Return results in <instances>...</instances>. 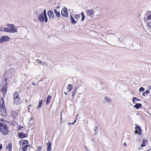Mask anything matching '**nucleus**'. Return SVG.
<instances>
[{
  "label": "nucleus",
  "instance_id": "41",
  "mask_svg": "<svg viewBox=\"0 0 151 151\" xmlns=\"http://www.w3.org/2000/svg\"><path fill=\"white\" fill-rule=\"evenodd\" d=\"M32 107L31 105V104H30L28 106V110H29V112H30V107Z\"/></svg>",
  "mask_w": 151,
  "mask_h": 151
},
{
  "label": "nucleus",
  "instance_id": "53",
  "mask_svg": "<svg viewBox=\"0 0 151 151\" xmlns=\"http://www.w3.org/2000/svg\"><path fill=\"white\" fill-rule=\"evenodd\" d=\"M105 42H106L107 43H108V44H109V45H111V44H109L108 42H106V41H105Z\"/></svg>",
  "mask_w": 151,
  "mask_h": 151
},
{
  "label": "nucleus",
  "instance_id": "47",
  "mask_svg": "<svg viewBox=\"0 0 151 151\" xmlns=\"http://www.w3.org/2000/svg\"><path fill=\"white\" fill-rule=\"evenodd\" d=\"M38 11H36L35 12V13L36 14L38 15Z\"/></svg>",
  "mask_w": 151,
  "mask_h": 151
},
{
  "label": "nucleus",
  "instance_id": "9",
  "mask_svg": "<svg viewBox=\"0 0 151 151\" xmlns=\"http://www.w3.org/2000/svg\"><path fill=\"white\" fill-rule=\"evenodd\" d=\"M61 14L62 16L64 17H67L68 15L67 9L64 7L63 9V11H61Z\"/></svg>",
  "mask_w": 151,
  "mask_h": 151
},
{
  "label": "nucleus",
  "instance_id": "52",
  "mask_svg": "<svg viewBox=\"0 0 151 151\" xmlns=\"http://www.w3.org/2000/svg\"><path fill=\"white\" fill-rule=\"evenodd\" d=\"M60 8V6H58L57 7H56L57 9H59Z\"/></svg>",
  "mask_w": 151,
  "mask_h": 151
},
{
  "label": "nucleus",
  "instance_id": "32",
  "mask_svg": "<svg viewBox=\"0 0 151 151\" xmlns=\"http://www.w3.org/2000/svg\"><path fill=\"white\" fill-rule=\"evenodd\" d=\"M29 145L24 146L21 148L23 151H26L27 149V147Z\"/></svg>",
  "mask_w": 151,
  "mask_h": 151
},
{
  "label": "nucleus",
  "instance_id": "35",
  "mask_svg": "<svg viewBox=\"0 0 151 151\" xmlns=\"http://www.w3.org/2000/svg\"><path fill=\"white\" fill-rule=\"evenodd\" d=\"M146 143V141L145 140H143L142 144L141 145V146L142 147H143L145 146Z\"/></svg>",
  "mask_w": 151,
  "mask_h": 151
},
{
  "label": "nucleus",
  "instance_id": "7",
  "mask_svg": "<svg viewBox=\"0 0 151 151\" xmlns=\"http://www.w3.org/2000/svg\"><path fill=\"white\" fill-rule=\"evenodd\" d=\"M86 14L87 16H90L91 17L93 16V14L95 13V12L93 9L88 10L86 11Z\"/></svg>",
  "mask_w": 151,
  "mask_h": 151
},
{
  "label": "nucleus",
  "instance_id": "10",
  "mask_svg": "<svg viewBox=\"0 0 151 151\" xmlns=\"http://www.w3.org/2000/svg\"><path fill=\"white\" fill-rule=\"evenodd\" d=\"M19 143L21 146H24L28 145V141L27 140L21 139Z\"/></svg>",
  "mask_w": 151,
  "mask_h": 151
},
{
  "label": "nucleus",
  "instance_id": "56",
  "mask_svg": "<svg viewBox=\"0 0 151 151\" xmlns=\"http://www.w3.org/2000/svg\"><path fill=\"white\" fill-rule=\"evenodd\" d=\"M85 146L86 147V149L87 148V147H86V146L85 145Z\"/></svg>",
  "mask_w": 151,
  "mask_h": 151
},
{
  "label": "nucleus",
  "instance_id": "22",
  "mask_svg": "<svg viewBox=\"0 0 151 151\" xmlns=\"http://www.w3.org/2000/svg\"><path fill=\"white\" fill-rule=\"evenodd\" d=\"M70 22L72 24H75L76 23V21L74 19L73 17L72 16H70Z\"/></svg>",
  "mask_w": 151,
  "mask_h": 151
},
{
  "label": "nucleus",
  "instance_id": "6",
  "mask_svg": "<svg viewBox=\"0 0 151 151\" xmlns=\"http://www.w3.org/2000/svg\"><path fill=\"white\" fill-rule=\"evenodd\" d=\"M6 25L9 28V29L12 30L13 32H12V33L17 32V29L13 24H7Z\"/></svg>",
  "mask_w": 151,
  "mask_h": 151
},
{
  "label": "nucleus",
  "instance_id": "49",
  "mask_svg": "<svg viewBox=\"0 0 151 151\" xmlns=\"http://www.w3.org/2000/svg\"><path fill=\"white\" fill-rule=\"evenodd\" d=\"M0 31L2 32L3 31L2 27H0Z\"/></svg>",
  "mask_w": 151,
  "mask_h": 151
},
{
  "label": "nucleus",
  "instance_id": "4",
  "mask_svg": "<svg viewBox=\"0 0 151 151\" xmlns=\"http://www.w3.org/2000/svg\"><path fill=\"white\" fill-rule=\"evenodd\" d=\"M1 115L3 118H5L7 116L6 110L4 105L0 104Z\"/></svg>",
  "mask_w": 151,
  "mask_h": 151
},
{
  "label": "nucleus",
  "instance_id": "37",
  "mask_svg": "<svg viewBox=\"0 0 151 151\" xmlns=\"http://www.w3.org/2000/svg\"><path fill=\"white\" fill-rule=\"evenodd\" d=\"M0 121H1L3 123H4V122H7V121L3 119V118H0Z\"/></svg>",
  "mask_w": 151,
  "mask_h": 151
},
{
  "label": "nucleus",
  "instance_id": "33",
  "mask_svg": "<svg viewBox=\"0 0 151 151\" xmlns=\"http://www.w3.org/2000/svg\"><path fill=\"white\" fill-rule=\"evenodd\" d=\"M147 26L148 29H151V21L147 24Z\"/></svg>",
  "mask_w": 151,
  "mask_h": 151
},
{
  "label": "nucleus",
  "instance_id": "1",
  "mask_svg": "<svg viewBox=\"0 0 151 151\" xmlns=\"http://www.w3.org/2000/svg\"><path fill=\"white\" fill-rule=\"evenodd\" d=\"M14 72V69L12 68H11L8 71L6 72L4 75V78H5V83L4 85V87L2 89H5V93L3 92V95L6 94L7 91V85L9 82L8 81H9L10 79L13 75Z\"/></svg>",
  "mask_w": 151,
  "mask_h": 151
},
{
  "label": "nucleus",
  "instance_id": "44",
  "mask_svg": "<svg viewBox=\"0 0 151 151\" xmlns=\"http://www.w3.org/2000/svg\"><path fill=\"white\" fill-rule=\"evenodd\" d=\"M37 62H39L40 63H42V61L41 60L39 59H37Z\"/></svg>",
  "mask_w": 151,
  "mask_h": 151
},
{
  "label": "nucleus",
  "instance_id": "43",
  "mask_svg": "<svg viewBox=\"0 0 151 151\" xmlns=\"http://www.w3.org/2000/svg\"><path fill=\"white\" fill-rule=\"evenodd\" d=\"M1 98V100H2V104L4 105L5 106V104H4V99H2V97Z\"/></svg>",
  "mask_w": 151,
  "mask_h": 151
},
{
  "label": "nucleus",
  "instance_id": "19",
  "mask_svg": "<svg viewBox=\"0 0 151 151\" xmlns=\"http://www.w3.org/2000/svg\"><path fill=\"white\" fill-rule=\"evenodd\" d=\"M12 144L9 143L6 147V148L7 150H8L9 151H11L12 149Z\"/></svg>",
  "mask_w": 151,
  "mask_h": 151
},
{
  "label": "nucleus",
  "instance_id": "2",
  "mask_svg": "<svg viewBox=\"0 0 151 151\" xmlns=\"http://www.w3.org/2000/svg\"><path fill=\"white\" fill-rule=\"evenodd\" d=\"M0 131L4 135H6L9 132L8 128L6 124L4 123H0Z\"/></svg>",
  "mask_w": 151,
  "mask_h": 151
},
{
  "label": "nucleus",
  "instance_id": "14",
  "mask_svg": "<svg viewBox=\"0 0 151 151\" xmlns=\"http://www.w3.org/2000/svg\"><path fill=\"white\" fill-rule=\"evenodd\" d=\"M47 151H50L51 150V143L50 141H49L48 142L47 144Z\"/></svg>",
  "mask_w": 151,
  "mask_h": 151
},
{
  "label": "nucleus",
  "instance_id": "50",
  "mask_svg": "<svg viewBox=\"0 0 151 151\" xmlns=\"http://www.w3.org/2000/svg\"><path fill=\"white\" fill-rule=\"evenodd\" d=\"M32 84L33 86H35V85H36V83H35L34 82H33L32 83Z\"/></svg>",
  "mask_w": 151,
  "mask_h": 151
},
{
  "label": "nucleus",
  "instance_id": "51",
  "mask_svg": "<svg viewBox=\"0 0 151 151\" xmlns=\"http://www.w3.org/2000/svg\"><path fill=\"white\" fill-rule=\"evenodd\" d=\"M123 145L125 146H126L127 145V144L126 142H124V143L123 144Z\"/></svg>",
  "mask_w": 151,
  "mask_h": 151
},
{
  "label": "nucleus",
  "instance_id": "55",
  "mask_svg": "<svg viewBox=\"0 0 151 151\" xmlns=\"http://www.w3.org/2000/svg\"><path fill=\"white\" fill-rule=\"evenodd\" d=\"M78 115V114H77V116H76V118L77 117V116Z\"/></svg>",
  "mask_w": 151,
  "mask_h": 151
},
{
  "label": "nucleus",
  "instance_id": "29",
  "mask_svg": "<svg viewBox=\"0 0 151 151\" xmlns=\"http://www.w3.org/2000/svg\"><path fill=\"white\" fill-rule=\"evenodd\" d=\"M42 14L45 15V17H46V18L45 19V22L47 23V22L48 19H47V15L46 14V9H44V12H43V14Z\"/></svg>",
  "mask_w": 151,
  "mask_h": 151
},
{
  "label": "nucleus",
  "instance_id": "38",
  "mask_svg": "<svg viewBox=\"0 0 151 151\" xmlns=\"http://www.w3.org/2000/svg\"><path fill=\"white\" fill-rule=\"evenodd\" d=\"M80 17V14H75L74 15V17L75 18L77 19L78 17Z\"/></svg>",
  "mask_w": 151,
  "mask_h": 151
},
{
  "label": "nucleus",
  "instance_id": "57",
  "mask_svg": "<svg viewBox=\"0 0 151 151\" xmlns=\"http://www.w3.org/2000/svg\"><path fill=\"white\" fill-rule=\"evenodd\" d=\"M150 88H151V86H150Z\"/></svg>",
  "mask_w": 151,
  "mask_h": 151
},
{
  "label": "nucleus",
  "instance_id": "31",
  "mask_svg": "<svg viewBox=\"0 0 151 151\" xmlns=\"http://www.w3.org/2000/svg\"><path fill=\"white\" fill-rule=\"evenodd\" d=\"M132 101L134 104V102L135 101H140V100L139 99H137V98L135 97H133L132 98Z\"/></svg>",
  "mask_w": 151,
  "mask_h": 151
},
{
  "label": "nucleus",
  "instance_id": "48",
  "mask_svg": "<svg viewBox=\"0 0 151 151\" xmlns=\"http://www.w3.org/2000/svg\"><path fill=\"white\" fill-rule=\"evenodd\" d=\"M2 145L0 144V150L2 148Z\"/></svg>",
  "mask_w": 151,
  "mask_h": 151
},
{
  "label": "nucleus",
  "instance_id": "18",
  "mask_svg": "<svg viewBox=\"0 0 151 151\" xmlns=\"http://www.w3.org/2000/svg\"><path fill=\"white\" fill-rule=\"evenodd\" d=\"M111 101V99H110L109 98H108L107 97H105V99L104 101V103H109Z\"/></svg>",
  "mask_w": 151,
  "mask_h": 151
},
{
  "label": "nucleus",
  "instance_id": "20",
  "mask_svg": "<svg viewBox=\"0 0 151 151\" xmlns=\"http://www.w3.org/2000/svg\"><path fill=\"white\" fill-rule=\"evenodd\" d=\"M54 11L57 17H60V14L59 11H58L56 9H55L54 10Z\"/></svg>",
  "mask_w": 151,
  "mask_h": 151
},
{
  "label": "nucleus",
  "instance_id": "42",
  "mask_svg": "<svg viewBox=\"0 0 151 151\" xmlns=\"http://www.w3.org/2000/svg\"><path fill=\"white\" fill-rule=\"evenodd\" d=\"M3 42H4L3 40L2 37L1 38H0V43H2Z\"/></svg>",
  "mask_w": 151,
  "mask_h": 151
},
{
  "label": "nucleus",
  "instance_id": "25",
  "mask_svg": "<svg viewBox=\"0 0 151 151\" xmlns=\"http://www.w3.org/2000/svg\"><path fill=\"white\" fill-rule=\"evenodd\" d=\"M7 122L12 126H15L16 124V122L15 121H8Z\"/></svg>",
  "mask_w": 151,
  "mask_h": 151
},
{
  "label": "nucleus",
  "instance_id": "15",
  "mask_svg": "<svg viewBox=\"0 0 151 151\" xmlns=\"http://www.w3.org/2000/svg\"><path fill=\"white\" fill-rule=\"evenodd\" d=\"M94 11L95 12V13L94 14H95L96 17H99L101 15L100 10L99 9H96Z\"/></svg>",
  "mask_w": 151,
  "mask_h": 151
},
{
  "label": "nucleus",
  "instance_id": "24",
  "mask_svg": "<svg viewBox=\"0 0 151 151\" xmlns=\"http://www.w3.org/2000/svg\"><path fill=\"white\" fill-rule=\"evenodd\" d=\"M51 96H50V95H49L48 96L47 98V100H46V104H48L50 101V100L51 99Z\"/></svg>",
  "mask_w": 151,
  "mask_h": 151
},
{
  "label": "nucleus",
  "instance_id": "46",
  "mask_svg": "<svg viewBox=\"0 0 151 151\" xmlns=\"http://www.w3.org/2000/svg\"><path fill=\"white\" fill-rule=\"evenodd\" d=\"M38 149L39 151H41V148L40 147H38Z\"/></svg>",
  "mask_w": 151,
  "mask_h": 151
},
{
  "label": "nucleus",
  "instance_id": "8",
  "mask_svg": "<svg viewBox=\"0 0 151 151\" xmlns=\"http://www.w3.org/2000/svg\"><path fill=\"white\" fill-rule=\"evenodd\" d=\"M135 129V131L134 132L135 133L138 134L139 135H141V131L142 130L140 126L137 124H136Z\"/></svg>",
  "mask_w": 151,
  "mask_h": 151
},
{
  "label": "nucleus",
  "instance_id": "11",
  "mask_svg": "<svg viewBox=\"0 0 151 151\" xmlns=\"http://www.w3.org/2000/svg\"><path fill=\"white\" fill-rule=\"evenodd\" d=\"M45 16L43 14H41L38 17V20L41 22H43L45 20V19L46 18Z\"/></svg>",
  "mask_w": 151,
  "mask_h": 151
},
{
  "label": "nucleus",
  "instance_id": "36",
  "mask_svg": "<svg viewBox=\"0 0 151 151\" xmlns=\"http://www.w3.org/2000/svg\"><path fill=\"white\" fill-rule=\"evenodd\" d=\"M145 90V88L143 87H140L139 90V91L140 92H143Z\"/></svg>",
  "mask_w": 151,
  "mask_h": 151
},
{
  "label": "nucleus",
  "instance_id": "34",
  "mask_svg": "<svg viewBox=\"0 0 151 151\" xmlns=\"http://www.w3.org/2000/svg\"><path fill=\"white\" fill-rule=\"evenodd\" d=\"M81 15H82V19H81V21H83L84 19L85 18V16L84 14V13L83 12H82L81 13Z\"/></svg>",
  "mask_w": 151,
  "mask_h": 151
},
{
  "label": "nucleus",
  "instance_id": "26",
  "mask_svg": "<svg viewBox=\"0 0 151 151\" xmlns=\"http://www.w3.org/2000/svg\"><path fill=\"white\" fill-rule=\"evenodd\" d=\"M73 88V86L71 84H69L67 87V89L70 92L71 91Z\"/></svg>",
  "mask_w": 151,
  "mask_h": 151
},
{
  "label": "nucleus",
  "instance_id": "23",
  "mask_svg": "<svg viewBox=\"0 0 151 151\" xmlns=\"http://www.w3.org/2000/svg\"><path fill=\"white\" fill-rule=\"evenodd\" d=\"M77 92V88L76 87H75L74 88V89L72 91V96L73 98V97L75 96V94Z\"/></svg>",
  "mask_w": 151,
  "mask_h": 151
},
{
  "label": "nucleus",
  "instance_id": "27",
  "mask_svg": "<svg viewBox=\"0 0 151 151\" xmlns=\"http://www.w3.org/2000/svg\"><path fill=\"white\" fill-rule=\"evenodd\" d=\"M42 102L43 100H41L39 101L37 107V109H39L41 108L42 104Z\"/></svg>",
  "mask_w": 151,
  "mask_h": 151
},
{
  "label": "nucleus",
  "instance_id": "39",
  "mask_svg": "<svg viewBox=\"0 0 151 151\" xmlns=\"http://www.w3.org/2000/svg\"><path fill=\"white\" fill-rule=\"evenodd\" d=\"M147 20H151V14L149 15L147 17Z\"/></svg>",
  "mask_w": 151,
  "mask_h": 151
},
{
  "label": "nucleus",
  "instance_id": "17",
  "mask_svg": "<svg viewBox=\"0 0 151 151\" xmlns=\"http://www.w3.org/2000/svg\"><path fill=\"white\" fill-rule=\"evenodd\" d=\"M3 31L4 32L9 33H12V32H13L12 30L9 29V28L4 27L3 28Z\"/></svg>",
  "mask_w": 151,
  "mask_h": 151
},
{
  "label": "nucleus",
  "instance_id": "21",
  "mask_svg": "<svg viewBox=\"0 0 151 151\" xmlns=\"http://www.w3.org/2000/svg\"><path fill=\"white\" fill-rule=\"evenodd\" d=\"M142 106V105L141 104L136 103L135 105L134 106V107L137 109H138L140 108V107Z\"/></svg>",
  "mask_w": 151,
  "mask_h": 151
},
{
  "label": "nucleus",
  "instance_id": "28",
  "mask_svg": "<svg viewBox=\"0 0 151 151\" xmlns=\"http://www.w3.org/2000/svg\"><path fill=\"white\" fill-rule=\"evenodd\" d=\"M149 93V90H147L146 91L142 93V95L144 96H146Z\"/></svg>",
  "mask_w": 151,
  "mask_h": 151
},
{
  "label": "nucleus",
  "instance_id": "5",
  "mask_svg": "<svg viewBox=\"0 0 151 151\" xmlns=\"http://www.w3.org/2000/svg\"><path fill=\"white\" fill-rule=\"evenodd\" d=\"M117 38V37L113 33H110L107 37L108 39L110 42H113L115 41L114 39Z\"/></svg>",
  "mask_w": 151,
  "mask_h": 151
},
{
  "label": "nucleus",
  "instance_id": "12",
  "mask_svg": "<svg viewBox=\"0 0 151 151\" xmlns=\"http://www.w3.org/2000/svg\"><path fill=\"white\" fill-rule=\"evenodd\" d=\"M47 14L50 19L53 18L55 17L54 13L52 11H49L47 12Z\"/></svg>",
  "mask_w": 151,
  "mask_h": 151
},
{
  "label": "nucleus",
  "instance_id": "16",
  "mask_svg": "<svg viewBox=\"0 0 151 151\" xmlns=\"http://www.w3.org/2000/svg\"><path fill=\"white\" fill-rule=\"evenodd\" d=\"M2 38L4 42L9 41L10 39V37L6 36H4Z\"/></svg>",
  "mask_w": 151,
  "mask_h": 151
},
{
  "label": "nucleus",
  "instance_id": "40",
  "mask_svg": "<svg viewBox=\"0 0 151 151\" xmlns=\"http://www.w3.org/2000/svg\"><path fill=\"white\" fill-rule=\"evenodd\" d=\"M76 119H75V120H74V122H72V123H70V122H69V123H68V125H69V124H72L73 125V124H74V123L76 122Z\"/></svg>",
  "mask_w": 151,
  "mask_h": 151
},
{
  "label": "nucleus",
  "instance_id": "45",
  "mask_svg": "<svg viewBox=\"0 0 151 151\" xmlns=\"http://www.w3.org/2000/svg\"><path fill=\"white\" fill-rule=\"evenodd\" d=\"M23 128V127L21 125H20L18 127V129H22Z\"/></svg>",
  "mask_w": 151,
  "mask_h": 151
},
{
  "label": "nucleus",
  "instance_id": "30",
  "mask_svg": "<svg viewBox=\"0 0 151 151\" xmlns=\"http://www.w3.org/2000/svg\"><path fill=\"white\" fill-rule=\"evenodd\" d=\"M94 128H95L94 129H93V130L94 132V134H97V133L98 132V128L97 127H94Z\"/></svg>",
  "mask_w": 151,
  "mask_h": 151
},
{
  "label": "nucleus",
  "instance_id": "13",
  "mask_svg": "<svg viewBox=\"0 0 151 151\" xmlns=\"http://www.w3.org/2000/svg\"><path fill=\"white\" fill-rule=\"evenodd\" d=\"M17 135L19 137L20 139H22L27 137V134L22 132H19L17 134Z\"/></svg>",
  "mask_w": 151,
  "mask_h": 151
},
{
  "label": "nucleus",
  "instance_id": "54",
  "mask_svg": "<svg viewBox=\"0 0 151 151\" xmlns=\"http://www.w3.org/2000/svg\"><path fill=\"white\" fill-rule=\"evenodd\" d=\"M64 93L65 94V95H67V92H64Z\"/></svg>",
  "mask_w": 151,
  "mask_h": 151
},
{
  "label": "nucleus",
  "instance_id": "3",
  "mask_svg": "<svg viewBox=\"0 0 151 151\" xmlns=\"http://www.w3.org/2000/svg\"><path fill=\"white\" fill-rule=\"evenodd\" d=\"M18 93L17 92H15L14 95V102L16 105L19 104L21 102L20 99L18 97Z\"/></svg>",
  "mask_w": 151,
  "mask_h": 151
}]
</instances>
